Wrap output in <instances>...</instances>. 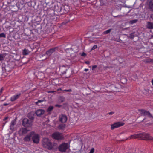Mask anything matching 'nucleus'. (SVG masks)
<instances>
[{
	"label": "nucleus",
	"mask_w": 153,
	"mask_h": 153,
	"mask_svg": "<svg viewBox=\"0 0 153 153\" xmlns=\"http://www.w3.org/2000/svg\"><path fill=\"white\" fill-rule=\"evenodd\" d=\"M34 113L31 112L27 114V117L30 120L32 121V122L33 121L34 119Z\"/></svg>",
	"instance_id": "19"
},
{
	"label": "nucleus",
	"mask_w": 153,
	"mask_h": 153,
	"mask_svg": "<svg viewBox=\"0 0 153 153\" xmlns=\"http://www.w3.org/2000/svg\"><path fill=\"white\" fill-rule=\"evenodd\" d=\"M149 8L152 11H153V2L151 0L148 1Z\"/></svg>",
	"instance_id": "21"
},
{
	"label": "nucleus",
	"mask_w": 153,
	"mask_h": 153,
	"mask_svg": "<svg viewBox=\"0 0 153 153\" xmlns=\"http://www.w3.org/2000/svg\"><path fill=\"white\" fill-rule=\"evenodd\" d=\"M32 121L27 118H24L22 120V125L26 128L30 127L32 125Z\"/></svg>",
	"instance_id": "5"
},
{
	"label": "nucleus",
	"mask_w": 153,
	"mask_h": 153,
	"mask_svg": "<svg viewBox=\"0 0 153 153\" xmlns=\"http://www.w3.org/2000/svg\"><path fill=\"white\" fill-rule=\"evenodd\" d=\"M97 47L96 45H94L92 48L91 49V51L94 50L95 49H96L97 48Z\"/></svg>",
	"instance_id": "41"
},
{
	"label": "nucleus",
	"mask_w": 153,
	"mask_h": 153,
	"mask_svg": "<svg viewBox=\"0 0 153 153\" xmlns=\"http://www.w3.org/2000/svg\"><path fill=\"white\" fill-rule=\"evenodd\" d=\"M59 49L58 47H55L51 48L47 50L46 52V54L48 56H50L53 53L56 51H58Z\"/></svg>",
	"instance_id": "10"
},
{
	"label": "nucleus",
	"mask_w": 153,
	"mask_h": 153,
	"mask_svg": "<svg viewBox=\"0 0 153 153\" xmlns=\"http://www.w3.org/2000/svg\"><path fill=\"white\" fill-rule=\"evenodd\" d=\"M94 148H91L90 151L89 152V153H94Z\"/></svg>",
	"instance_id": "40"
},
{
	"label": "nucleus",
	"mask_w": 153,
	"mask_h": 153,
	"mask_svg": "<svg viewBox=\"0 0 153 153\" xmlns=\"http://www.w3.org/2000/svg\"><path fill=\"white\" fill-rule=\"evenodd\" d=\"M60 90H62V89L61 88L58 89V91H59Z\"/></svg>",
	"instance_id": "58"
},
{
	"label": "nucleus",
	"mask_w": 153,
	"mask_h": 153,
	"mask_svg": "<svg viewBox=\"0 0 153 153\" xmlns=\"http://www.w3.org/2000/svg\"><path fill=\"white\" fill-rule=\"evenodd\" d=\"M145 119H144L142 121H143V120H145Z\"/></svg>",
	"instance_id": "64"
},
{
	"label": "nucleus",
	"mask_w": 153,
	"mask_h": 153,
	"mask_svg": "<svg viewBox=\"0 0 153 153\" xmlns=\"http://www.w3.org/2000/svg\"><path fill=\"white\" fill-rule=\"evenodd\" d=\"M67 120V117L65 115L62 114L59 117V121L62 123H65Z\"/></svg>",
	"instance_id": "16"
},
{
	"label": "nucleus",
	"mask_w": 153,
	"mask_h": 153,
	"mask_svg": "<svg viewBox=\"0 0 153 153\" xmlns=\"http://www.w3.org/2000/svg\"><path fill=\"white\" fill-rule=\"evenodd\" d=\"M29 131V130L26 128H21L19 131V135L22 136L27 133Z\"/></svg>",
	"instance_id": "15"
},
{
	"label": "nucleus",
	"mask_w": 153,
	"mask_h": 153,
	"mask_svg": "<svg viewBox=\"0 0 153 153\" xmlns=\"http://www.w3.org/2000/svg\"><path fill=\"white\" fill-rule=\"evenodd\" d=\"M144 62L146 63H150V59H146L144 61Z\"/></svg>",
	"instance_id": "39"
},
{
	"label": "nucleus",
	"mask_w": 153,
	"mask_h": 153,
	"mask_svg": "<svg viewBox=\"0 0 153 153\" xmlns=\"http://www.w3.org/2000/svg\"><path fill=\"white\" fill-rule=\"evenodd\" d=\"M1 14L0 13V17H1Z\"/></svg>",
	"instance_id": "63"
},
{
	"label": "nucleus",
	"mask_w": 153,
	"mask_h": 153,
	"mask_svg": "<svg viewBox=\"0 0 153 153\" xmlns=\"http://www.w3.org/2000/svg\"><path fill=\"white\" fill-rule=\"evenodd\" d=\"M3 90V89L2 88L0 90V92L1 93L2 92Z\"/></svg>",
	"instance_id": "56"
},
{
	"label": "nucleus",
	"mask_w": 153,
	"mask_h": 153,
	"mask_svg": "<svg viewBox=\"0 0 153 153\" xmlns=\"http://www.w3.org/2000/svg\"><path fill=\"white\" fill-rule=\"evenodd\" d=\"M112 29H111V28L109 29H108V30L103 32V34H109L111 32V30H112Z\"/></svg>",
	"instance_id": "31"
},
{
	"label": "nucleus",
	"mask_w": 153,
	"mask_h": 153,
	"mask_svg": "<svg viewBox=\"0 0 153 153\" xmlns=\"http://www.w3.org/2000/svg\"><path fill=\"white\" fill-rule=\"evenodd\" d=\"M22 36H26L25 39H28L32 38V36H33V33L31 30L26 28L24 30V33L22 34Z\"/></svg>",
	"instance_id": "3"
},
{
	"label": "nucleus",
	"mask_w": 153,
	"mask_h": 153,
	"mask_svg": "<svg viewBox=\"0 0 153 153\" xmlns=\"http://www.w3.org/2000/svg\"><path fill=\"white\" fill-rule=\"evenodd\" d=\"M152 38H153V35H152L151 36V37L150 38V39H152Z\"/></svg>",
	"instance_id": "57"
},
{
	"label": "nucleus",
	"mask_w": 153,
	"mask_h": 153,
	"mask_svg": "<svg viewBox=\"0 0 153 153\" xmlns=\"http://www.w3.org/2000/svg\"><path fill=\"white\" fill-rule=\"evenodd\" d=\"M34 133V131H31L29 133L23 138V140L25 142L30 141L31 140V137Z\"/></svg>",
	"instance_id": "11"
},
{
	"label": "nucleus",
	"mask_w": 153,
	"mask_h": 153,
	"mask_svg": "<svg viewBox=\"0 0 153 153\" xmlns=\"http://www.w3.org/2000/svg\"><path fill=\"white\" fill-rule=\"evenodd\" d=\"M9 65V67L10 68V69L11 70L14 68L15 63L13 62H10L7 64Z\"/></svg>",
	"instance_id": "25"
},
{
	"label": "nucleus",
	"mask_w": 153,
	"mask_h": 153,
	"mask_svg": "<svg viewBox=\"0 0 153 153\" xmlns=\"http://www.w3.org/2000/svg\"><path fill=\"white\" fill-rule=\"evenodd\" d=\"M5 55L4 54H0V62L4 60Z\"/></svg>",
	"instance_id": "33"
},
{
	"label": "nucleus",
	"mask_w": 153,
	"mask_h": 153,
	"mask_svg": "<svg viewBox=\"0 0 153 153\" xmlns=\"http://www.w3.org/2000/svg\"><path fill=\"white\" fill-rule=\"evenodd\" d=\"M65 124H61L59 125L58 128L60 130H64L65 128Z\"/></svg>",
	"instance_id": "24"
},
{
	"label": "nucleus",
	"mask_w": 153,
	"mask_h": 153,
	"mask_svg": "<svg viewBox=\"0 0 153 153\" xmlns=\"http://www.w3.org/2000/svg\"><path fill=\"white\" fill-rule=\"evenodd\" d=\"M41 20V17L39 16H37L34 19V21L35 22L38 24L40 23Z\"/></svg>",
	"instance_id": "23"
},
{
	"label": "nucleus",
	"mask_w": 153,
	"mask_h": 153,
	"mask_svg": "<svg viewBox=\"0 0 153 153\" xmlns=\"http://www.w3.org/2000/svg\"><path fill=\"white\" fill-rule=\"evenodd\" d=\"M114 112L112 111V112H110L108 113V114H109V115H112V114H114Z\"/></svg>",
	"instance_id": "46"
},
{
	"label": "nucleus",
	"mask_w": 153,
	"mask_h": 153,
	"mask_svg": "<svg viewBox=\"0 0 153 153\" xmlns=\"http://www.w3.org/2000/svg\"><path fill=\"white\" fill-rule=\"evenodd\" d=\"M88 70V69H85L84 70V71H87Z\"/></svg>",
	"instance_id": "54"
},
{
	"label": "nucleus",
	"mask_w": 153,
	"mask_h": 153,
	"mask_svg": "<svg viewBox=\"0 0 153 153\" xmlns=\"http://www.w3.org/2000/svg\"><path fill=\"white\" fill-rule=\"evenodd\" d=\"M130 137L131 139L138 138L146 140H153V137L150 136L149 134L144 133L131 135Z\"/></svg>",
	"instance_id": "1"
},
{
	"label": "nucleus",
	"mask_w": 153,
	"mask_h": 153,
	"mask_svg": "<svg viewBox=\"0 0 153 153\" xmlns=\"http://www.w3.org/2000/svg\"><path fill=\"white\" fill-rule=\"evenodd\" d=\"M134 37V35L133 33H131L129 35L128 38L130 39H132Z\"/></svg>",
	"instance_id": "35"
},
{
	"label": "nucleus",
	"mask_w": 153,
	"mask_h": 153,
	"mask_svg": "<svg viewBox=\"0 0 153 153\" xmlns=\"http://www.w3.org/2000/svg\"><path fill=\"white\" fill-rule=\"evenodd\" d=\"M97 67V66L96 65H94L92 66V70H94V69L96 68Z\"/></svg>",
	"instance_id": "44"
},
{
	"label": "nucleus",
	"mask_w": 153,
	"mask_h": 153,
	"mask_svg": "<svg viewBox=\"0 0 153 153\" xmlns=\"http://www.w3.org/2000/svg\"><path fill=\"white\" fill-rule=\"evenodd\" d=\"M56 91H48V93H54V92H55Z\"/></svg>",
	"instance_id": "47"
},
{
	"label": "nucleus",
	"mask_w": 153,
	"mask_h": 153,
	"mask_svg": "<svg viewBox=\"0 0 153 153\" xmlns=\"http://www.w3.org/2000/svg\"><path fill=\"white\" fill-rule=\"evenodd\" d=\"M44 101V100H38L37 102H35V104L36 105H38L39 103H41Z\"/></svg>",
	"instance_id": "38"
},
{
	"label": "nucleus",
	"mask_w": 153,
	"mask_h": 153,
	"mask_svg": "<svg viewBox=\"0 0 153 153\" xmlns=\"http://www.w3.org/2000/svg\"><path fill=\"white\" fill-rule=\"evenodd\" d=\"M59 100L61 101V102H62L65 101V98L63 96H60L59 97Z\"/></svg>",
	"instance_id": "34"
},
{
	"label": "nucleus",
	"mask_w": 153,
	"mask_h": 153,
	"mask_svg": "<svg viewBox=\"0 0 153 153\" xmlns=\"http://www.w3.org/2000/svg\"><path fill=\"white\" fill-rule=\"evenodd\" d=\"M31 139L34 143L37 144L39 143L40 140L39 135L38 134H36L35 132L32 136Z\"/></svg>",
	"instance_id": "8"
},
{
	"label": "nucleus",
	"mask_w": 153,
	"mask_h": 153,
	"mask_svg": "<svg viewBox=\"0 0 153 153\" xmlns=\"http://www.w3.org/2000/svg\"><path fill=\"white\" fill-rule=\"evenodd\" d=\"M8 117H5L4 119H3V120L4 121H5L6 120H7V119H8Z\"/></svg>",
	"instance_id": "49"
},
{
	"label": "nucleus",
	"mask_w": 153,
	"mask_h": 153,
	"mask_svg": "<svg viewBox=\"0 0 153 153\" xmlns=\"http://www.w3.org/2000/svg\"><path fill=\"white\" fill-rule=\"evenodd\" d=\"M19 8H20V9H22V7L21 8H20V7H19Z\"/></svg>",
	"instance_id": "61"
},
{
	"label": "nucleus",
	"mask_w": 153,
	"mask_h": 153,
	"mask_svg": "<svg viewBox=\"0 0 153 153\" xmlns=\"http://www.w3.org/2000/svg\"><path fill=\"white\" fill-rule=\"evenodd\" d=\"M116 91H119L118 90H117V89Z\"/></svg>",
	"instance_id": "62"
},
{
	"label": "nucleus",
	"mask_w": 153,
	"mask_h": 153,
	"mask_svg": "<svg viewBox=\"0 0 153 153\" xmlns=\"http://www.w3.org/2000/svg\"><path fill=\"white\" fill-rule=\"evenodd\" d=\"M122 15H120V16H117V17H122Z\"/></svg>",
	"instance_id": "59"
},
{
	"label": "nucleus",
	"mask_w": 153,
	"mask_h": 153,
	"mask_svg": "<svg viewBox=\"0 0 153 153\" xmlns=\"http://www.w3.org/2000/svg\"><path fill=\"white\" fill-rule=\"evenodd\" d=\"M120 87V85L118 84H117L115 85L114 86V87L116 89H119Z\"/></svg>",
	"instance_id": "36"
},
{
	"label": "nucleus",
	"mask_w": 153,
	"mask_h": 153,
	"mask_svg": "<svg viewBox=\"0 0 153 153\" xmlns=\"http://www.w3.org/2000/svg\"><path fill=\"white\" fill-rule=\"evenodd\" d=\"M150 17L153 20V14L152 15H151Z\"/></svg>",
	"instance_id": "55"
},
{
	"label": "nucleus",
	"mask_w": 153,
	"mask_h": 153,
	"mask_svg": "<svg viewBox=\"0 0 153 153\" xmlns=\"http://www.w3.org/2000/svg\"><path fill=\"white\" fill-rule=\"evenodd\" d=\"M124 123L117 122L111 125V129L113 130L115 128H117L122 126L124 125Z\"/></svg>",
	"instance_id": "12"
},
{
	"label": "nucleus",
	"mask_w": 153,
	"mask_h": 153,
	"mask_svg": "<svg viewBox=\"0 0 153 153\" xmlns=\"http://www.w3.org/2000/svg\"><path fill=\"white\" fill-rule=\"evenodd\" d=\"M86 56H87L86 54L84 52H83L81 54V56H82L85 57Z\"/></svg>",
	"instance_id": "42"
},
{
	"label": "nucleus",
	"mask_w": 153,
	"mask_h": 153,
	"mask_svg": "<svg viewBox=\"0 0 153 153\" xmlns=\"http://www.w3.org/2000/svg\"><path fill=\"white\" fill-rule=\"evenodd\" d=\"M99 1L101 3H103V0H99Z\"/></svg>",
	"instance_id": "53"
},
{
	"label": "nucleus",
	"mask_w": 153,
	"mask_h": 153,
	"mask_svg": "<svg viewBox=\"0 0 153 153\" xmlns=\"http://www.w3.org/2000/svg\"><path fill=\"white\" fill-rule=\"evenodd\" d=\"M17 119V117H16L13 120L11 123V125H10V128L12 127H13L16 124V120Z\"/></svg>",
	"instance_id": "28"
},
{
	"label": "nucleus",
	"mask_w": 153,
	"mask_h": 153,
	"mask_svg": "<svg viewBox=\"0 0 153 153\" xmlns=\"http://www.w3.org/2000/svg\"><path fill=\"white\" fill-rule=\"evenodd\" d=\"M90 62L89 61H86L85 62V63L87 64H90Z\"/></svg>",
	"instance_id": "48"
},
{
	"label": "nucleus",
	"mask_w": 153,
	"mask_h": 153,
	"mask_svg": "<svg viewBox=\"0 0 153 153\" xmlns=\"http://www.w3.org/2000/svg\"><path fill=\"white\" fill-rule=\"evenodd\" d=\"M62 91H63L71 92L72 91V90L71 89H69L68 90H65Z\"/></svg>",
	"instance_id": "43"
},
{
	"label": "nucleus",
	"mask_w": 153,
	"mask_h": 153,
	"mask_svg": "<svg viewBox=\"0 0 153 153\" xmlns=\"http://www.w3.org/2000/svg\"><path fill=\"white\" fill-rule=\"evenodd\" d=\"M68 149V144L63 143L60 144L58 147L59 150L61 152H65Z\"/></svg>",
	"instance_id": "7"
},
{
	"label": "nucleus",
	"mask_w": 153,
	"mask_h": 153,
	"mask_svg": "<svg viewBox=\"0 0 153 153\" xmlns=\"http://www.w3.org/2000/svg\"><path fill=\"white\" fill-rule=\"evenodd\" d=\"M6 35L4 33H2L1 34H0V38H6Z\"/></svg>",
	"instance_id": "37"
},
{
	"label": "nucleus",
	"mask_w": 153,
	"mask_h": 153,
	"mask_svg": "<svg viewBox=\"0 0 153 153\" xmlns=\"http://www.w3.org/2000/svg\"><path fill=\"white\" fill-rule=\"evenodd\" d=\"M152 84L153 85V79L152 80Z\"/></svg>",
	"instance_id": "60"
},
{
	"label": "nucleus",
	"mask_w": 153,
	"mask_h": 153,
	"mask_svg": "<svg viewBox=\"0 0 153 153\" xmlns=\"http://www.w3.org/2000/svg\"><path fill=\"white\" fill-rule=\"evenodd\" d=\"M43 146L48 150L52 149L53 147V145L51 140L47 138H44L42 141Z\"/></svg>",
	"instance_id": "2"
},
{
	"label": "nucleus",
	"mask_w": 153,
	"mask_h": 153,
	"mask_svg": "<svg viewBox=\"0 0 153 153\" xmlns=\"http://www.w3.org/2000/svg\"><path fill=\"white\" fill-rule=\"evenodd\" d=\"M139 111L141 112V114L144 116H147L148 117H151L153 118V116L151 114L150 112L143 109H139Z\"/></svg>",
	"instance_id": "9"
},
{
	"label": "nucleus",
	"mask_w": 153,
	"mask_h": 153,
	"mask_svg": "<svg viewBox=\"0 0 153 153\" xmlns=\"http://www.w3.org/2000/svg\"><path fill=\"white\" fill-rule=\"evenodd\" d=\"M147 27L149 29H153V23L150 22H147Z\"/></svg>",
	"instance_id": "22"
},
{
	"label": "nucleus",
	"mask_w": 153,
	"mask_h": 153,
	"mask_svg": "<svg viewBox=\"0 0 153 153\" xmlns=\"http://www.w3.org/2000/svg\"><path fill=\"white\" fill-rule=\"evenodd\" d=\"M65 74H66V75L65 76V77L67 78H69L71 75L72 74V71L68 70L66 71V73Z\"/></svg>",
	"instance_id": "20"
},
{
	"label": "nucleus",
	"mask_w": 153,
	"mask_h": 153,
	"mask_svg": "<svg viewBox=\"0 0 153 153\" xmlns=\"http://www.w3.org/2000/svg\"><path fill=\"white\" fill-rule=\"evenodd\" d=\"M21 94V93H19L16 95H14L11 98L10 100L12 102L15 101L19 97Z\"/></svg>",
	"instance_id": "18"
},
{
	"label": "nucleus",
	"mask_w": 153,
	"mask_h": 153,
	"mask_svg": "<svg viewBox=\"0 0 153 153\" xmlns=\"http://www.w3.org/2000/svg\"><path fill=\"white\" fill-rule=\"evenodd\" d=\"M9 104L8 103H4L3 104V105L4 106H7V105H8Z\"/></svg>",
	"instance_id": "51"
},
{
	"label": "nucleus",
	"mask_w": 153,
	"mask_h": 153,
	"mask_svg": "<svg viewBox=\"0 0 153 153\" xmlns=\"http://www.w3.org/2000/svg\"><path fill=\"white\" fill-rule=\"evenodd\" d=\"M62 11L61 12H62V14L63 13H68V11L66 10L65 8V7L63 6H62Z\"/></svg>",
	"instance_id": "30"
},
{
	"label": "nucleus",
	"mask_w": 153,
	"mask_h": 153,
	"mask_svg": "<svg viewBox=\"0 0 153 153\" xmlns=\"http://www.w3.org/2000/svg\"><path fill=\"white\" fill-rule=\"evenodd\" d=\"M30 52L28 51V49H24L23 50L22 54L23 55H28L30 53Z\"/></svg>",
	"instance_id": "26"
},
{
	"label": "nucleus",
	"mask_w": 153,
	"mask_h": 153,
	"mask_svg": "<svg viewBox=\"0 0 153 153\" xmlns=\"http://www.w3.org/2000/svg\"><path fill=\"white\" fill-rule=\"evenodd\" d=\"M2 69L3 73L8 72L11 70L9 67V65L5 64H3L2 65Z\"/></svg>",
	"instance_id": "13"
},
{
	"label": "nucleus",
	"mask_w": 153,
	"mask_h": 153,
	"mask_svg": "<svg viewBox=\"0 0 153 153\" xmlns=\"http://www.w3.org/2000/svg\"><path fill=\"white\" fill-rule=\"evenodd\" d=\"M67 71V68L64 65L60 66L59 67L58 71L57 68L56 69V71L58 72V74L61 76H62L66 74Z\"/></svg>",
	"instance_id": "4"
},
{
	"label": "nucleus",
	"mask_w": 153,
	"mask_h": 153,
	"mask_svg": "<svg viewBox=\"0 0 153 153\" xmlns=\"http://www.w3.org/2000/svg\"><path fill=\"white\" fill-rule=\"evenodd\" d=\"M138 19H134L130 20L129 21V23L131 24H133L134 23H136L138 21Z\"/></svg>",
	"instance_id": "32"
},
{
	"label": "nucleus",
	"mask_w": 153,
	"mask_h": 153,
	"mask_svg": "<svg viewBox=\"0 0 153 153\" xmlns=\"http://www.w3.org/2000/svg\"><path fill=\"white\" fill-rule=\"evenodd\" d=\"M150 63H153V59H150Z\"/></svg>",
	"instance_id": "50"
},
{
	"label": "nucleus",
	"mask_w": 153,
	"mask_h": 153,
	"mask_svg": "<svg viewBox=\"0 0 153 153\" xmlns=\"http://www.w3.org/2000/svg\"><path fill=\"white\" fill-rule=\"evenodd\" d=\"M54 108V107L53 106H50L47 109V111L50 112L52 111Z\"/></svg>",
	"instance_id": "29"
},
{
	"label": "nucleus",
	"mask_w": 153,
	"mask_h": 153,
	"mask_svg": "<svg viewBox=\"0 0 153 153\" xmlns=\"http://www.w3.org/2000/svg\"><path fill=\"white\" fill-rule=\"evenodd\" d=\"M62 105H59V104H56L55 105V106L56 107H58L59 108H60Z\"/></svg>",
	"instance_id": "45"
},
{
	"label": "nucleus",
	"mask_w": 153,
	"mask_h": 153,
	"mask_svg": "<svg viewBox=\"0 0 153 153\" xmlns=\"http://www.w3.org/2000/svg\"><path fill=\"white\" fill-rule=\"evenodd\" d=\"M52 137L58 140H61L63 139L64 138L62 134L59 132H55L53 133L52 134Z\"/></svg>",
	"instance_id": "6"
},
{
	"label": "nucleus",
	"mask_w": 153,
	"mask_h": 153,
	"mask_svg": "<svg viewBox=\"0 0 153 153\" xmlns=\"http://www.w3.org/2000/svg\"><path fill=\"white\" fill-rule=\"evenodd\" d=\"M55 9L57 11L60 12L62 11V5L60 4L59 7L58 5H57V7L55 6Z\"/></svg>",
	"instance_id": "27"
},
{
	"label": "nucleus",
	"mask_w": 153,
	"mask_h": 153,
	"mask_svg": "<svg viewBox=\"0 0 153 153\" xmlns=\"http://www.w3.org/2000/svg\"><path fill=\"white\" fill-rule=\"evenodd\" d=\"M144 90L147 92H148L149 91V90L148 89H145Z\"/></svg>",
	"instance_id": "52"
},
{
	"label": "nucleus",
	"mask_w": 153,
	"mask_h": 153,
	"mask_svg": "<svg viewBox=\"0 0 153 153\" xmlns=\"http://www.w3.org/2000/svg\"><path fill=\"white\" fill-rule=\"evenodd\" d=\"M45 112V111L44 110L39 109L36 111L35 113L38 117H40L43 115Z\"/></svg>",
	"instance_id": "17"
},
{
	"label": "nucleus",
	"mask_w": 153,
	"mask_h": 153,
	"mask_svg": "<svg viewBox=\"0 0 153 153\" xmlns=\"http://www.w3.org/2000/svg\"><path fill=\"white\" fill-rule=\"evenodd\" d=\"M65 51L68 57H74V56H73L72 54L74 53V51L72 48H67L65 49Z\"/></svg>",
	"instance_id": "14"
}]
</instances>
